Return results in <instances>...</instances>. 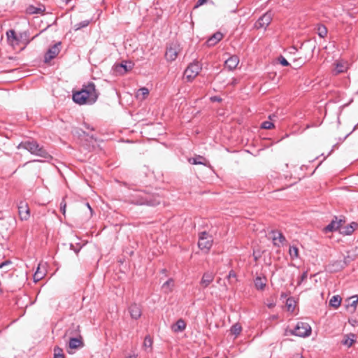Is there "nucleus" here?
<instances>
[{"label": "nucleus", "mask_w": 358, "mask_h": 358, "mask_svg": "<svg viewBox=\"0 0 358 358\" xmlns=\"http://www.w3.org/2000/svg\"><path fill=\"white\" fill-rule=\"evenodd\" d=\"M124 201L136 206H156L161 203L162 198L157 194L133 189L124 195Z\"/></svg>", "instance_id": "obj_1"}, {"label": "nucleus", "mask_w": 358, "mask_h": 358, "mask_svg": "<svg viewBox=\"0 0 358 358\" xmlns=\"http://www.w3.org/2000/svg\"><path fill=\"white\" fill-rule=\"evenodd\" d=\"M99 96V93L96 90V85L90 82L87 85H83V87L73 92L72 99L73 102L81 105H92Z\"/></svg>", "instance_id": "obj_2"}, {"label": "nucleus", "mask_w": 358, "mask_h": 358, "mask_svg": "<svg viewBox=\"0 0 358 358\" xmlns=\"http://www.w3.org/2000/svg\"><path fill=\"white\" fill-rule=\"evenodd\" d=\"M213 238L207 231H203L199 234L198 247L201 250L208 252L213 245Z\"/></svg>", "instance_id": "obj_3"}, {"label": "nucleus", "mask_w": 358, "mask_h": 358, "mask_svg": "<svg viewBox=\"0 0 358 358\" xmlns=\"http://www.w3.org/2000/svg\"><path fill=\"white\" fill-rule=\"evenodd\" d=\"M311 327L307 322H298L295 327L289 331L290 334L299 337H308L311 334Z\"/></svg>", "instance_id": "obj_4"}, {"label": "nucleus", "mask_w": 358, "mask_h": 358, "mask_svg": "<svg viewBox=\"0 0 358 358\" xmlns=\"http://www.w3.org/2000/svg\"><path fill=\"white\" fill-rule=\"evenodd\" d=\"M201 66L198 62H192L188 65L185 71L187 81H192L199 73Z\"/></svg>", "instance_id": "obj_5"}, {"label": "nucleus", "mask_w": 358, "mask_h": 358, "mask_svg": "<svg viewBox=\"0 0 358 358\" xmlns=\"http://www.w3.org/2000/svg\"><path fill=\"white\" fill-rule=\"evenodd\" d=\"M180 51V45L177 43H172L166 47L165 59L167 62H171L176 60Z\"/></svg>", "instance_id": "obj_6"}, {"label": "nucleus", "mask_w": 358, "mask_h": 358, "mask_svg": "<svg viewBox=\"0 0 358 358\" xmlns=\"http://www.w3.org/2000/svg\"><path fill=\"white\" fill-rule=\"evenodd\" d=\"M61 42H57L48 48L44 56V62H49L55 58L61 51Z\"/></svg>", "instance_id": "obj_7"}, {"label": "nucleus", "mask_w": 358, "mask_h": 358, "mask_svg": "<svg viewBox=\"0 0 358 358\" xmlns=\"http://www.w3.org/2000/svg\"><path fill=\"white\" fill-rule=\"evenodd\" d=\"M271 20H272V15H271V12H266L262 16L259 17V19L257 20V22L255 24V27L256 29L263 28V29H266V27L270 24Z\"/></svg>", "instance_id": "obj_8"}, {"label": "nucleus", "mask_w": 358, "mask_h": 358, "mask_svg": "<svg viewBox=\"0 0 358 358\" xmlns=\"http://www.w3.org/2000/svg\"><path fill=\"white\" fill-rule=\"evenodd\" d=\"M134 64L130 60H124L115 65V70L120 74H125L134 68Z\"/></svg>", "instance_id": "obj_9"}, {"label": "nucleus", "mask_w": 358, "mask_h": 358, "mask_svg": "<svg viewBox=\"0 0 358 358\" xmlns=\"http://www.w3.org/2000/svg\"><path fill=\"white\" fill-rule=\"evenodd\" d=\"M18 213L21 220H27L30 217V211L27 203L21 201L17 205Z\"/></svg>", "instance_id": "obj_10"}, {"label": "nucleus", "mask_w": 358, "mask_h": 358, "mask_svg": "<svg viewBox=\"0 0 358 358\" xmlns=\"http://www.w3.org/2000/svg\"><path fill=\"white\" fill-rule=\"evenodd\" d=\"M85 345L83 337L81 335L78 336H71L69 341V348L70 350H78L83 348Z\"/></svg>", "instance_id": "obj_11"}, {"label": "nucleus", "mask_w": 358, "mask_h": 358, "mask_svg": "<svg viewBox=\"0 0 358 358\" xmlns=\"http://www.w3.org/2000/svg\"><path fill=\"white\" fill-rule=\"evenodd\" d=\"M39 144L36 141H27L22 142L19 144L18 148H23L28 152H29L31 155H34L38 148Z\"/></svg>", "instance_id": "obj_12"}, {"label": "nucleus", "mask_w": 358, "mask_h": 358, "mask_svg": "<svg viewBox=\"0 0 358 358\" xmlns=\"http://www.w3.org/2000/svg\"><path fill=\"white\" fill-rule=\"evenodd\" d=\"M224 37V35L220 31H217L211 35L206 41V44L208 47H213L219 43Z\"/></svg>", "instance_id": "obj_13"}, {"label": "nucleus", "mask_w": 358, "mask_h": 358, "mask_svg": "<svg viewBox=\"0 0 358 358\" xmlns=\"http://www.w3.org/2000/svg\"><path fill=\"white\" fill-rule=\"evenodd\" d=\"M129 312L131 317L134 320L139 319L142 315L141 308L140 306L136 303H132L129 307Z\"/></svg>", "instance_id": "obj_14"}, {"label": "nucleus", "mask_w": 358, "mask_h": 358, "mask_svg": "<svg viewBox=\"0 0 358 358\" xmlns=\"http://www.w3.org/2000/svg\"><path fill=\"white\" fill-rule=\"evenodd\" d=\"M214 274L212 272H205L200 281V285L203 288H206L213 281Z\"/></svg>", "instance_id": "obj_15"}, {"label": "nucleus", "mask_w": 358, "mask_h": 358, "mask_svg": "<svg viewBox=\"0 0 358 358\" xmlns=\"http://www.w3.org/2000/svg\"><path fill=\"white\" fill-rule=\"evenodd\" d=\"M239 63V59L236 55L230 56L224 62L225 68L229 71L234 70Z\"/></svg>", "instance_id": "obj_16"}, {"label": "nucleus", "mask_w": 358, "mask_h": 358, "mask_svg": "<svg viewBox=\"0 0 358 358\" xmlns=\"http://www.w3.org/2000/svg\"><path fill=\"white\" fill-rule=\"evenodd\" d=\"M45 10V6L43 4H39L38 7L29 5L26 8V13L29 15L43 14Z\"/></svg>", "instance_id": "obj_17"}, {"label": "nucleus", "mask_w": 358, "mask_h": 358, "mask_svg": "<svg viewBox=\"0 0 358 358\" xmlns=\"http://www.w3.org/2000/svg\"><path fill=\"white\" fill-rule=\"evenodd\" d=\"M358 223L356 222H352L350 224L343 227L340 229L339 233L343 236L351 235L354 231L357 228Z\"/></svg>", "instance_id": "obj_18"}, {"label": "nucleus", "mask_w": 358, "mask_h": 358, "mask_svg": "<svg viewBox=\"0 0 358 358\" xmlns=\"http://www.w3.org/2000/svg\"><path fill=\"white\" fill-rule=\"evenodd\" d=\"M6 36L8 43L10 45H15L20 43V38L14 30L10 29L7 31Z\"/></svg>", "instance_id": "obj_19"}, {"label": "nucleus", "mask_w": 358, "mask_h": 358, "mask_svg": "<svg viewBox=\"0 0 358 358\" xmlns=\"http://www.w3.org/2000/svg\"><path fill=\"white\" fill-rule=\"evenodd\" d=\"M271 234H273V244L275 245L279 246V244L277 243V240H278L279 242L282 244H283L285 242H286V238L282 232H280L278 230H273L271 231Z\"/></svg>", "instance_id": "obj_20"}, {"label": "nucleus", "mask_w": 358, "mask_h": 358, "mask_svg": "<svg viewBox=\"0 0 358 358\" xmlns=\"http://www.w3.org/2000/svg\"><path fill=\"white\" fill-rule=\"evenodd\" d=\"M36 151V152L34 155L45 159V161L48 162L52 159V157L45 149H44L43 146L39 145Z\"/></svg>", "instance_id": "obj_21"}, {"label": "nucleus", "mask_w": 358, "mask_h": 358, "mask_svg": "<svg viewBox=\"0 0 358 358\" xmlns=\"http://www.w3.org/2000/svg\"><path fill=\"white\" fill-rule=\"evenodd\" d=\"M186 328V323L182 319H179L172 326V331L176 333L183 331Z\"/></svg>", "instance_id": "obj_22"}, {"label": "nucleus", "mask_w": 358, "mask_h": 358, "mask_svg": "<svg viewBox=\"0 0 358 358\" xmlns=\"http://www.w3.org/2000/svg\"><path fill=\"white\" fill-rule=\"evenodd\" d=\"M266 278L265 277L257 276L254 280V284L257 289L263 290L266 286Z\"/></svg>", "instance_id": "obj_23"}, {"label": "nucleus", "mask_w": 358, "mask_h": 358, "mask_svg": "<svg viewBox=\"0 0 358 358\" xmlns=\"http://www.w3.org/2000/svg\"><path fill=\"white\" fill-rule=\"evenodd\" d=\"M336 219L337 216H334V219L331 221V222L324 228V232H333L338 230V225L336 223Z\"/></svg>", "instance_id": "obj_24"}, {"label": "nucleus", "mask_w": 358, "mask_h": 358, "mask_svg": "<svg viewBox=\"0 0 358 358\" xmlns=\"http://www.w3.org/2000/svg\"><path fill=\"white\" fill-rule=\"evenodd\" d=\"M189 162L192 164L206 165L207 160L206 159L205 157H202L201 155H197V156H196L194 157L189 158Z\"/></svg>", "instance_id": "obj_25"}, {"label": "nucleus", "mask_w": 358, "mask_h": 358, "mask_svg": "<svg viewBox=\"0 0 358 358\" xmlns=\"http://www.w3.org/2000/svg\"><path fill=\"white\" fill-rule=\"evenodd\" d=\"M67 334L71 336H78V335H80V326L73 323L69 329Z\"/></svg>", "instance_id": "obj_26"}, {"label": "nucleus", "mask_w": 358, "mask_h": 358, "mask_svg": "<svg viewBox=\"0 0 358 358\" xmlns=\"http://www.w3.org/2000/svg\"><path fill=\"white\" fill-rule=\"evenodd\" d=\"M342 299L339 295L333 296L329 300V306L337 308L341 306Z\"/></svg>", "instance_id": "obj_27"}, {"label": "nucleus", "mask_w": 358, "mask_h": 358, "mask_svg": "<svg viewBox=\"0 0 358 358\" xmlns=\"http://www.w3.org/2000/svg\"><path fill=\"white\" fill-rule=\"evenodd\" d=\"M90 21L91 20H85L81 21L74 25L73 29L75 31H78V30L81 29L82 28H85L90 24Z\"/></svg>", "instance_id": "obj_28"}, {"label": "nucleus", "mask_w": 358, "mask_h": 358, "mask_svg": "<svg viewBox=\"0 0 358 358\" xmlns=\"http://www.w3.org/2000/svg\"><path fill=\"white\" fill-rule=\"evenodd\" d=\"M230 331L232 334L238 336L241 332L242 327L239 324L236 323L231 326Z\"/></svg>", "instance_id": "obj_29"}, {"label": "nucleus", "mask_w": 358, "mask_h": 358, "mask_svg": "<svg viewBox=\"0 0 358 358\" xmlns=\"http://www.w3.org/2000/svg\"><path fill=\"white\" fill-rule=\"evenodd\" d=\"M53 358H64L62 348H59V346H55L54 348Z\"/></svg>", "instance_id": "obj_30"}, {"label": "nucleus", "mask_w": 358, "mask_h": 358, "mask_svg": "<svg viewBox=\"0 0 358 358\" xmlns=\"http://www.w3.org/2000/svg\"><path fill=\"white\" fill-rule=\"evenodd\" d=\"M289 253L292 259L297 258L299 257V249L296 246H290Z\"/></svg>", "instance_id": "obj_31"}, {"label": "nucleus", "mask_w": 358, "mask_h": 358, "mask_svg": "<svg viewBox=\"0 0 358 358\" xmlns=\"http://www.w3.org/2000/svg\"><path fill=\"white\" fill-rule=\"evenodd\" d=\"M327 34V29L324 25H319L317 27V34L320 38H324Z\"/></svg>", "instance_id": "obj_32"}, {"label": "nucleus", "mask_w": 358, "mask_h": 358, "mask_svg": "<svg viewBox=\"0 0 358 358\" xmlns=\"http://www.w3.org/2000/svg\"><path fill=\"white\" fill-rule=\"evenodd\" d=\"M349 301H351L348 306H350L351 307L354 308V310L357 308V304H358V296L354 295L348 299Z\"/></svg>", "instance_id": "obj_33"}, {"label": "nucleus", "mask_w": 358, "mask_h": 358, "mask_svg": "<svg viewBox=\"0 0 358 358\" xmlns=\"http://www.w3.org/2000/svg\"><path fill=\"white\" fill-rule=\"evenodd\" d=\"M45 275V273L43 272H41L39 271V267H38L36 271L34 273L33 275V278L34 282H38L40 280H41L43 276Z\"/></svg>", "instance_id": "obj_34"}, {"label": "nucleus", "mask_w": 358, "mask_h": 358, "mask_svg": "<svg viewBox=\"0 0 358 358\" xmlns=\"http://www.w3.org/2000/svg\"><path fill=\"white\" fill-rule=\"evenodd\" d=\"M345 70H346V67H345V66L343 64H342L341 62L336 63V68L334 69V71L336 72V74H338V73H343Z\"/></svg>", "instance_id": "obj_35"}, {"label": "nucleus", "mask_w": 358, "mask_h": 358, "mask_svg": "<svg viewBox=\"0 0 358 358\" xmlns=\"http://www.w3.org/2000/svg\"><path fill=\"white\" fill-rule=\"evenodd\" d=\"M274 127V124L270 121H264L261 124V128L264 129H271Z\"/></svg>", "instance_id": "obj_36"}, {"label": "nucleus", "mask_w": 358, "mask_h": 358, "mask_svg": "<svg viewBox=\"0 0 358 358\" xmlns=\"http://www.w3.org/2000/svg\"><path fill=\"white\" fill-rule=\"evenodd\" d=\"M152 339L150 336H146L144 338L143 346L145 348H152Z\"/></svg>", "instance_id": "obj_37"}, {"label": "nucleus", "mask_w": 358, "mask_h": 358, "mask_svg": "<svg viewBox=\"0 0 358 358\" xmlns=\"http://www.w3.org/2000/svg\"><path fill=\"white\" fill-rule=\"evenodd\" d=\"M173 280L172 278H169L162 285V288L163 289L169 288V292H171V288L169 287H173Z\"/></svg>", "instance_id": "obj_38"}, {"label": "nucleus", "mask_w": 358, "mask_h": 358, "mask_svg": "<svg viewBox=\"0 0 358 358\" xmlns=\"http://www.w3.org/2000/svg\"><path fill=\"white\" fill-rule=\"evenodd\" d=\"M345 222H346V220H345V217L344 216H341L340 218H338L337 217L336 223H337L338 229L339 231H340V229L343 227H342V225Z\"/></svg>", "instance_id": "obj_39"}, {"label": "nucleus", "mask_w": 358, "mask_h": 358, "mask_svg": "<svg viewBox=\"0 0 358 358\" xmlns=\"http://www.w3.org/2000/svg\"><path fill=\"white\" fill-rule=\"evenodd\" d=\"M345 222H346V220H345V217L344 216H341L340 218H338L337 217L336 223H337L338 229L339 231H340V229L343 227H342V225Z\"/></svg>", "instance_id": "obj_40"}, {"label": "nucleus", "mask_w": 358, "mask_h": 358, "mask_svg": "<svg viewBox=\"0 0 358 358\" xmlns=\"http://www.w3.org/2000/svg\"><path fill=\"white\" fill-rule=\"evenodd\" d=\"M278 61L283 66H289V63L288 62V61L282 55L278 57Z\"/></svg>", "instance_id": "obj_41"}, {"label": "nucleus", "mask_w": 358, "mask_h": 358, "mask_svg": "<svg viewBox=\"0 0 358 358\" xmlns=\"http://www.w3.org/2000/svg\"><path fill=\"white\" fill-rule=\"evenodd\" d=\"M19 38H20V43L22 41V40H26L27 42L26 43H29V39H28V37H29V33L27 31H24L22 33H20V35L18 36Z\"/></svg>", "instance_id": "obj_42"}, {"label": "nucleus", "mask_w": 358, "mask_h": 358, "mask_svg": "<svg viewBox=\"0 0 358 358\" xmlns=\"http://www.w3.org/2000/svg\"><path fill=\"white\" fill-rule=\"evenodd\" d=\"M354 342H355L354 339L350 338L349 337H346V338H345V339H343L341 343L343 345H348V347H350L354 343Z\"/></svg>", "instance_id": "obj_43"}, {"label": "nucleus", "mask_w": 358, "mask_h": 358, "mask_svg": "<svg viewBox=\"0 0 358 358\" xmlns=\"http://www.w3.org/2000/svg\"><path fill=\"white\" fill-rule=\"evenodd\" d=\"M148 94H149V90L146 87H141L138 90V95L141 94L143 98L145 97L146 96H148Z\"/></svg>", "instance_id": "obj_44"}, {"label": "nucleus", "mask_w": 358, "mask_h": 358, "mask_svg": "<svg viewBox=\"0 0 358 358\" xmlns=\"http://www.w3.org/2000/svg\"><path fill=\"white\" fill-rule=\"evenodd\" d=\"M66 203L64 201V199H63L60 203V210L64 215H65V214H66Z\"/></svg>", "instance_id": "obj_45"}, {"label": "nucleus", "mask_w": 358, "mask_h": 358, "mask_svg": "<svg viewBox=\"0 0 358 358\" xmlns=\"http://www.w3.org/2000/svg\"><path fill=\"white\" fill-rule=\"evenodd\" d=\"M347 265V262H344L342 263L341 262H336L333 264V266H336L337 269H341L344 268Z\"/></svg>", "instance_id": "obj_46"}, {"label": "nucleus", "mask_w": 358, "mask_h": 358, "mask_svg": "<svg viewBox=\"0 0 358 358\" xmlns=\"http://www.w3.org/2000/svg\"><path fill=\"white\" fill-rule=\"evenodd\" d=\"M307 277H308V271H306L301 274L298 284L300 285L303 281H304L307 278Z\"/></svg>", "instance_id": "obj_47"}, {"label": "nucleus", "mask_w": 358, "mask_h": 358, "mask_svg": "<svg viewBox=\"0 0 358 358\" xmlns=\"http://www.w3.org/2000/svg\"><path fill=\"white\" fill-rule=\"evenodd\" d=\"M70 249L73 250L76 254H78L80 252V250L81 249V247H80V246H75L73 244L71 243L70 244Z\"/></svg>", "instance_id": "obj_48"}, {"label": "nucleus", "mask_w": 358, "mask_h": 358, "mask_svg": "<svg viewBox=\"0 0 358 358\" xmlns=\"http://www.w3.org/2000/svg\"><path fill=\"white\" fill-rule=\"evenodd\" d=\"M210 99L212 102H221L222 100V98L218 96H211Z\"/></svg>", "instance_id": "obj_49"}, {"label": "nucleus", "mask_w": 358, "mask_h": 358, "mask_svg": "<svg viewBox=\"0 0 358 358\" xmlns=\"http://www.w3.org/2000/svg\"><path fill=\"white\" fill-rule=\"evenodd\" d=\"M236 278V274L235 271H233V270H231V271L229 272L228 275H227V278H228L229 280L230 278Z\"/></svg>", "instance_id": "obj_50"}, {"label": "nucleus", "mask_w": 358, "mask_h": 358, "mask_svg": "<svg viewBox=\"0 0 358 358\" xmlns=\"http://www.w3.org/2000/svg\"><path fill=\"white\" fill-rule=\"evenodd\" d=\"M292 300L290 298L287 299L286 305L289 310H290L291 308H292V310H293L294 308V306L292 307Z\"/></svg>", "instance_id": "obj_51"}, {"label": "nucleus", "mask_w": 358, "mask_h": 358, "mask_svg": "<svg viewBox=\"0 0 358 358\" xmlns=\"http://www.w3.org/2000/svg\"><path fill=\"white\" fill-rule=\"evenodd\" d=\"M358 128V123L354 126L352 130L349 132L348 134L345 135V136L343 138V141L345 140L353 131H355Z\"/></svg>", "instance_id": "obj_52"}, {"label": "nucleus", "mask_w": 358, "mask_h": 358, "mask_svg": "<svg viewBox=\"0 0 358 358\" xmlns=\"http://www.w3.org/2000/svg\"><path fill=\"white\" fill-rule=\"evenodd\" d=\"M207 1H208V0H198V1H196V6H195V7L196 8V7H199V6H201V5H203V4H204L205 3H206V2H207Z\"/></svg>", "instance_id": "obj_53"}, {"label": "nucleus", "mask_w": 358, "mask_h": 358, "mask_svg": "<svg viewBox=\"0 0 358 358\" xmlns=\"http://www.w3.org/2000/svg\"><path fill=\"white\" fill-rule=\"evenodd\" d=\"M84 126H85V127L86 129H90V130H92V131H93V130L94 129L93 127H91L90 124H88L85 123Z\"/></svg>", "instance_id": "obj_54"}, {"label": "nucleus", "mask_w": 358, "mask_h": 358, "mask_svg": "<svg viewBox=\"0 0 358 358\" xmlns=\"http://www.w3.org/2000/svg\"><path fill=\"white\" fill-rule=\"evenodd\" d=\"M85 205L89 208V210H90L91 214H92V208H91L90 203H86Z\"/></svg>", "instance_id": "obj_55"}, {"label": "nucleus", "mask_w": 358, "mask_h": 358, "mask_svg": "<svg viewBox=\"0 0 358 358\" xmlns=\"http://www.w3.org/2000/svg\"><path fill=\"white\" fill-rule=\"evenodd\" d=\"M83 134H85L86 136H89L92 139H94L95 138L94 135H89V134H86L85 131H83Z\"/></svg>", "instance_id": "obj_56"}, {"label": "nucleus", "mask_w": 358, "mask_h": 358, "mask_svg": "<svg viewBox=\"0 0 358 358\" xmlns=\"http://www.w3.org/2000/svg\"><path fill=\"white\" fill-rule=\"evenodd\" d=\"M7 264V262H2L0 264V268H2L3 266H5Z\"/></svg>", "instance_id": "obj_57"}, {"label": "nucleus", "mask_w": 358, "mask_h": 358, "mask_svg": "<svg viewBox=\"0 0 358 358\" xmlns=\"http://www.w3.org/2000/svg\"><path fill=\"white\" fill-rule=\"evenodd\" d=\"M313 127V125H310V124H307V125H306V129H308V128H310V127Z\"/></svg>", "instance_id": "obj_58"}, {"label": "nucleus", "mask_w": 358, "mask_h": 358, "mask_svg": "<svg viewBox=\"0 0 358 358\" xmlns=\"http://www.w3.org/2000/svg\"><path fill=\"white\" fill-rule=\"evenodd\" d=\"M273 306H274V305H273V303H269V304L268 305V308H272Z\"/></svg>", "instance_id": "obj_59"}, {"label": "nucleus", "mask_w": 358, "mask_h": 358, "mask_svg": "<svg viewBox=\"0 0 358 358\" xmlns=\"http://www.w3.org/2000/svg\"><path fill=\"white\" fill-rule=\"evenodd\" d=\"M127 358H136L135 355H130Z\"/></svg>", "instance_id": "obj_60"}, {"label": "nucleus", "mask_w": 358, "mask_h": 358, "mask_svg": "<svg viewBox=\"0 0 358 358\" xmlns=\"http://www.w3.org/2000/svg\"><path fill=\"white\" fill-rule=\"evenodd\" d=\"M288 136H289V135H288V134H286V135H285V136H283L280 140L284 139L285 138H287V137H288Z\"/></svg>", "instance_id": "obj_61"}, {"label": "nucleus", "mask_w": 358, "mask_h": 358, "mask_svg": "<svg viewBox=\"0 0 358 358\" xmlns=\"http://www.w3.org/2000/svg\"><path fill=\"white\" fill-rule=\"evenodd\" d=\"M34 162H43V161L42 160L36 159V160H34Z\"/></svg>", "instance_id": "obj_62"}, {"label": "nucleus", "mask_w": 358, "mask_h": 358, "mask_svg": "<svg viewBox=\"0 0 358 358\" xmlns=\"http://www.w3.org/2000/svg\"><path fill=\"white\" fill-rule=\"evenodd\" d=\"M71 0H65L66 3H69Z\"/></svg>", "instance_id": "obj_63"}, {"label": "nucleus", "mask_w": 358, "mask_h": 358, "mask_svg": "<svg viewBox=\"0 0 358 358\" xmlns=\"http://www.w3.org/2000/svg\"><path fill=\"white\" fill-rule=\"evenodd\" d=\"M301 358H302V357H301Z\"/></svg>", "instance_id": "obj_64"}]
</instances>
